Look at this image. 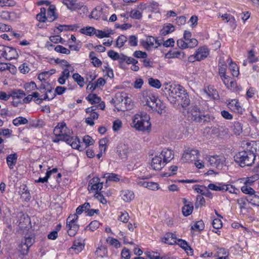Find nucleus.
<instances>
[{
    "mask_svg": "<svg viewBox=\"0 0 259 259\" xmlns=\"http://www.w3.org/2000/svg\"><path fill=\"white\" fill-rule=\"evenodd\" d=\"M54 134L57 137H61L68 144H69L73 148L77 149L79 151L83 150V148L79 145L80 142L77 137H72L73 134L71 130L68 128L64 122L58 124L54 130Z\"/></svg>",
    "mask_w": 259,
    "mask_h": 259,
    "instance_id": "f257e3e1",
    "label": "nucleus"
},
{
    "mask_svg": "<svg viewBox=\"0 0 259 259\" xmlns=\"http://www.w3.org/2000/svg\"><path fill=\"white\" fill-rule=\"evenodd\" d=\"M140 99L144 105L149 107L153 111L161 114L162 110L165 108L163 102L150 90H145L142 92Z\"/></svg>",
    "mask_w": 259,
    "mask_h": 259,
    "instance_id": "f03ea898",
    "label": "nucleus"
},
{
    "mask_svg": "<svg viewBox=\"0 0 259 259\" xmlns=\"http://www.w3.org/2000/svg\"><path fill=\"white\" fill-rule=\"evenodd\" d=\"M150 117L146 114H136L133 117L131 125L136 130L149 132L151 130Z\"/></svg>",
    "mask_w": 259,
    "mask_h": 259,
    "instance_id": "7ed1b4c3",
    "label": "nucleus"
},
{
    "mask_svg": "<svg viewBox=\"0 0 259 259\" xmlns=\"http://www.w3.org/2000/svg\"><path fill=\"white\" fill-rule=\"evenodd\" d=\"M255 155L253 151L244 150L238 152L234 156V160L240 166H251L254 162Z\"/></svg>",
    "mask_w": 259,
    "mask_h": 259,
    "instance_id": "20e7f679",
    "label": "nucleus"
},
{
    "mask_svg": "<svg viewBox=\"0 0 259 259\" xmlns=\"http://www.w3.org/2000/svg\"><path fill=\"white\" fill-rule=\"evenodd\" d=\"M111 102L118 111H124L130 110L132 106V100L125 93H117Z\"/></svg>",
    "mask_w": 259,
    "mask_h": 259,
    "instance_id": "39448f33",
    "label": "nucleus"
},
{
    "mask_svg": "<svg viewBox=\"0 0 259 259\" xmlns=\"http://www.w3.org/2000/svg\"><path fill=\"white\" fill-rule=\"evenodd\" d=\"M186 92L180 85H170L168 88V99L171 103L180 102L181 97Z\"/></svg>",
    "mask_w": 259,
    "mask_h": 259,
    "instance_id": "423d86ee",
    "label": "nucleus"
},
{
    "mask_svg": "<svg viewBox=\"0 0 259 259\" xmlns=\"http://www.w3.org/2000/svg\"><path fill=\"white\" fill-rule=\"evenodd\" d=\"M78 217L76 214H70L66 220V229L70 236H74L77 232L79 226L77 221Z\"/></svg>",
    "mask_w": 259,
    "mask_h": 259,
    "instance_id": "0eeeda50",
    "label": "nucleus"
},
{
    "mask_svg": "<svg viewBox=\"0 0 259 259\" xmlns=\"http://www.w3.org/2000/svg\"><path fill=\"white\" fill-rule=\"evenodd\" d=\"M64 4L67 6V8L71 11H75L77 10H81L83 13L88 11L87 7L84 6L82 3L78 2L77 0H66Z\"/></svg>",
    "mask_w": 259,
    "mask_h": 259,
    "instance_id": "6e6552de",
    "label": "nucleus"
},
{
    "mask_svg": "<svg viewBox=\"0 0 259 259\" xmlns=\"http://www.w3.org/2000/svg\"><path fill=\"white\" fill-rule=\"evenodd\" d=\"M207 161L210 166L222 168L225 162V158L222 155L211 156L208 158Z\"/></svg>",
    "mask_w": 259,
    "mask_h": 259,
    "instance_id": "1a4fd4ad",
    "label": "nucleus"
},
{
    "mask_svg": "<svg viewBox=\"0 0 259 259\" xmlns=\"http://www.w3.org/2000/svg\"><path fill=\"white\" fill-rule=\"evenodd\" d=\"M199 155V152L197 150L188 149L184 152L182 159L185 162L195 160L198 157Z\"/></svg>",
    "mask_w": 259,
    "mask_h": 259,
    "instance_id": "9d476101",
    "label": "nucleus"
},
{
    "mask_svg": "<svg viewBox=\"0 0 259 259\" xmlns=\"http://www.w3.org/2000/svg\"><path fill=\"white\" fill-rule=\"evenodd\" d=\"M103 185V183L100 182V179L97 177H95L89 181L88 188L90 192L94 191L98 192L102 189Z\"/></svg>",
    "mask_w": 259,
    "mask_h": 259,
    "instance_id": "9b49d317",
    "label": "nucleus"
},
{
    "mask_svg": "<svg viewBox=\"0 0 259 259\" xmlns=\"http://www.w3.org/2000/svg\"><path fill=\"white\" fill-rule=\"evenodd\" d=\"M165 163L162 156H160L159 155H156L152 159L151 167L154 170H160L164 166Z\"/></svg>",
    "mask_w": 259,
    "mask_h": 259,
    "instance_id": "f8f14e48",
    "label": "nucleus"
},
{
    "mask_svg": "<svg viewBox=\"0 0 259 259\" xmlns=\"http://www.w3.org/2000/svg\"><path fill=\"white\" fill-rule=\"evenodd\" d=\"M117 152L121 159H126L129 153L128 145L125 143H120L117 147Z\"/></svg>",
    "mask_w": 259,
    "mask_h": 259,
    "instance_id": "ddd939ff",
    "label": "nucleus"
},
{
    "mask_svg": "<svg viewBox=\"0 0 259 259\" xmlns=\"http://www.w3.org/2000/svg\"><path fill=\"white\" fill-rule=\"evenodd\" d=\"M18 57V53L16 50L13 47L5 46L4 57L7 60L17 59Z\"/></svg>",
    "mask_w": 259,
    "mask_h": 259,
    "instance_id": "4468645a",
    "label": "nucleus"
},
{
    "mask_svg": "<svg viewBox=\"0 0 259 259\" xmlns=\"http://www.w3.org/2000/svg\"><path fill=\"white\" fill-rule=\"evenodd\" d=\"M192 120L199 123L207 121L209 119V116L206 114L204 115L201 113V111L190 113Z\"/></svg>",
    "mask_w": 259,
    "mask_h": 259,
    "instance_id": "2eb2a0df",
    "label": "nucleus"
},
{
    "mask_svg": "<svg viewBox=\"0 0 259 259\" xmlns=\"http://www.w3.org/2000/svg\"><path fill=\"white\" fill-rule=\"evenodd\" d=\"M209 54V51L205 47H201L197 49L194 55L196 60L200 61L206 58Z\"/></svg>",
    "mask_w": 259,
    "mask_h": 259,
    "instance_id": "dca6fc26",
    "label": "nucleus"
},
{
    "mask_svg": "<svg viewBox=\"0 0 259 259\" xmlns=\"http://www.w3.org/2000/svg\"><path fill=\"white\" fill-rule=\"evenodd\" d=\"M164 57L166 59L177 58L182 60L185 58V54L181 51H169L165 54Z\"/></svg>",
    "mask_w": 259,
    "mask_h": 259,
    "instance_id": "f3484780",
    "label": "nucleus"
},
{
    "mask_svg": "<svg viewBox=\"0 0 259 259\" xmlns=\"http://www.w3.org/2000/svg\"><path fill=\"white\" fill-rule=\"evenodd\" d=\"M155 38L151 36H148L146 39L142 40L140 41L141 45L147 50H150L152 48H154Z\"/></svg>",
    "mask_w": 259,
    "mask_h": 259,
    "instance_id": "a211bd4d",
    "label": "nucleus"
},
{
    "mask_svg": "<svg viewBox=\"0 0 259 259\" xmlns=\"http://www.w3.org/2000/svg\"><path fill=\"white\" fill-rule=\"evenodd\" d=\"M162 242L169 245H173L177 243L176 235L171 233H167L161 238Z\"/></svg>",
    "mask_w": 259,
    "mask_h": 259,
    "instance_id": "6ab92c4d",
    "label": "nucleus"
},
{
    "mask_svg": "<svg viewBox=\"0 0 259 259\" xmlns=\"http://www.w3.org/2000/svg\"><path fill=\"white\" fill-rule=\"evenodd\" d=\"M120 197L125 202H130L134 198V193L132 191L128 190H122L120 192Z\"/></svg>",
    "mask_w": 259,
    "mask_h": 259,
    "instance_id": "aec40b11",
    "label": "nucleus"
},
{
    "mask_svg": "<svg viewBox=\"0 0 259 259\" xmlns=\"http://www.w3.org/2000/svg\"><path fill=\"white\" fill-rule=\"evenodd\" d=\"M159 155L162 156V159L165 163L169 162L174 158L172 151L168 149L162 150Z\"/></svg>",
    "mask_w": 259,
    "mask_h": 259,
    "instance_id": "412c9836",
    "label": "nucleus"
},
{
    "mask_svg": "<svg viewBox=\"0 0 259 259\" xmlns=\"http://www.w3.org/2000/svg\"><path fill=\"white\" fill-rule=\"evenodd\" d=\"M177 243L178 244L182 247L183 249H184L186 252L187 253L188 255H192L193 254V249L188 245L187 242L182 239H178L177 240Z\"/></svg>",
    "mask_w": 259,
    "mask_h": 259,
    "instance_id": "4be33fe9",
    "label": "nucleus"
},
{
    "mask_svg": "<svg viewBox=\"0 0 259 259\" xmlns=\"http://www.w3.org/2000/svg\"><path fill=\"white\" fill-rule=\"evenodd\" d=\"M228 107L233 111L235 112H241L242 108L238 100L235 99L232 100L228 104Z\"/></svg>",
    "mask_w": 259,
    "mask_h": 259,
    "instance_id": "5701e85b",
    "label": "nucleus"
},
{
    "mask_svg": "<svg viewBox=\"0 0 259 259\" xmlns=\"http://www.w3.org/2000/svg\"><path fill=\"white\" fill-rule=\"evenodd\" d=\"M7 163L10 169H13L16 165L17 160L16 153L11 154L7 157Z\"/></svg>",
    "mask_w": 259,
    "mask_h": 259,
    "instance_id": "b1692460",
    "label": "nucleus"
},
{
    "mask_svg": "<svg viewBox=\"0 0 259 259\" xmlns=\"http://www.w3.org/2000/svg\"><path fill=\"white\" fill-rule=\"evenodd\" d=\"M231 130L235 135L239 136L242 133L243 124L239 121H235L231 127Z\"/></svg>",
    "mask_w": 259,
    "mask_h": 259,
    "instance_id": "393cba45",
    "label": "nucleus"
},
{
    "mask_svg": "<svg viewBox=\"0 0 259 259\" xmlns=\"http://www.w3.org/2000/svg\"><path fill=\"white\" fill-rule=\"evenodd\" d=\"M96 36L98 38L108 37L110 34H113V30H104V31L101 30H97L94 32Z\"/></svg>",
    "mask_w": 259,
    "mask_h": 259,
    "instance_id": "a878e982",
    "label": "nucleus"
},
{
    "mask_svg": "<svg viewBox=\"0 0 259 259\" xmlns=\"http://www.w3.org/2000/svg\"><path fill=\"white\" fill-rule=\"evenodd\" d=\"M175 30L174 26L170 23L165 24L160 30V34L162 35H166Z\"/></svg>",
    "mask_w": 259,
    "mask_h": 259,
    "instance_id": "bb28decb",
    "label": "nucleus"
},
{
    "mask_svg": "<svg viewBox=\"0 0 259 259\" xmlns=\"http://www.w3.org/2000/svg\"><path fill=\"white\" fill-rule=\"evenodd\" d=\"M84 244L79 240H75L72 246L70 248V250H73L75 253H78L83 248Z\"/></svg>",
    "mask_w": 259,
    "mask_h": 259,
    "instance_id": "cd10ccee",
    "label": "nucleus"
},
{
    "mask_svg": "<svg viewBox=\"0 0 259 259\" xmlns=\"http://www.w3.org/2000/svg\"><path fill=\"white\" fill-rule=\"evenodd\" d=\"M204 92L210 98L215 99L218 95L217 90L213 88V86L209 85L205 88L204 89Z\"/></svg>",
    "mask_w": 259,
    "mask_h": 259,
    "instance_id": "c85d7f7f",
    "label": "nucleus"
},
{
    "mask_svg": "<svg viewBox=\"0 0 259 259\" xmlns=\"http://www.w3.org/2000/svg\"><path fill=\"white\" fill-rule=\"evenodd\" d=\"M48 19L50 22H52L57 18L55 13V7L54 6H50L48 10Z\"/></svg>",
    "mask_w": 259,
    "mask_h": 259,
    "instance_id": "c756f323",
    "label": "nucleus"
},
{
    "mask_svg": "<svg viewBox=\"0 0 259 259\" xmlns=\"http://www.w3.org/2000/svg\"><path fill=\"white\" fill-rule=\"evenodd\" d=\"M89 57L92 60V63L95 67H99L102 65V63L101 61L96 57L95 52H91L89 55Z\"/></svg>",
    "mask_w": 259,
    "mask_h": 259,
    "instance_id": "7c9ffc66",
    "label": "nucleus"
},
{
    "mask_svg": "<svg viewBox=\"0 0 259 259\" xmlns=\"http://www.w3.org/2000/svg\"><path fill=\"white\" fill-rule=\"evenodd\" d=\"M11 97H13L14 99H19L25 96L24 92L21 90H13L11 92Z\"/></svg>",
    "mask_w": 259,
    "mask_h": 259,
    "instance_id": "2f4dec72",
    "label": "nucleus"
},
{
    "mask_svg": "<svg viewBox=\"0 0 259 259\" xmlns=\"http://www.w3.org/2000/svg\"><path fill=\"white\" fill-rule=\"evenodd\" d=\"M179 104H181L183 108H186L190 104V99L189 96L186 92L183 97H181L180 102H178Z\"/></svg>",
    "mask_w": 259,
    "mask_h": 259,
    "instance_id": "473e14b6",
    "label": "nucleus"
},
{
    "mask_svg": "<svg viewBox=\"0 0 259 259\" xmlns=\"http://www.w3.org/2000/svg\"><path fill=\"white\" fill-rule=\"evenodd\" d=\"M193 210V205L192 204L184 205L182 207V212L184 216L187 217L192 213Z\"/></svg>",
    "mask_w": 259,
    "mask_h": 259,
    "instance_id": "72a5a7b5",
    "label": "nucleus"
},
{
    "mask_svg": "<svg viewBox=\"0 0 259 259\" xmlns=\"http://www.w3.org/2000/svg\"><path fill=\"white\" fill-rule=\"evenodd\" d=\"M72 78L80 87L82 88L84 86V79L80 74L77 73H74Z\"/></svg>",
    "mask_w": 259,
    "mask_h": 259,
    "instance_id": "f704fd0d",
    "label": "nucleus"
},
{
    "mask_svg": "<svg viewBox=\"0 0 259 259\" xmlns=\"http://www.w3.org/2000/svg\"><path fill=\"white\" fill-rule=\"evenodd\" d=\"M87 99L92 104L99 103L101 100V98L98 97L96 94H89L87 97Z\"/></svg>",
    "mask_w": 259,
    "mask_h": 259,
    "instance_id": "c9c22d12",
    "label": "nucleus"
},
{
    "mask_svg": "<svg viewBox=\"0 0 259 259\" xmlns=\"http://www.w3.org/2000/svg\"><path fill=\"white\" fill-rule=\"evenodd\" d=\"M96 31V29L93 27H86L83 28H81L80 30V32L82 34L92 36L93 34H95L94 32Z\"/></svg>",
    "mask_w": 259,
    "mask_h": 259,
    "instance_id": "e433bc0d",
    "label": "nucleus"
},
{
    "mask_svg": "<svg viewBox=\"0 0 259 259\" xmlns=\"http://www.w3.org/2000/svg\"><path fill=\"white\" fill-rule=\"evenodd\" d=\"M91 206L89 203L85 202L83 204L79 205L76 209L75 214H80L83 211H88V209L90 208Z\"/></svg>",
    "mask_w": 259,
    "mask_h": 259,
    "instance_id": "4c0bfd02",
    "label": "nucleus"
},
{
    "mask_svg": "<svg viewBox=\"0 0 259 259\" xmlns=\"http://www.w3.org/2000/svg\"><path fill=\"white\" fill-rule=\"evenodd\" d=\"M229 69L233 76L236 77L238 76L239 74L238 67L237 65L232 61H231L229 64Z\"/></svg>",
    "mask_w": 259,
    "mask_h": 259,
    "instance_id": "58836bf2",
    "label": "nucleus"
},
{
    "mask_svg": "<svg viewBox=\"0 0 259 259\" xmlns=\"http://www.w3.org/2000/svg\"><path fill=\"white\" fill-rule=\"evenodd\" d=\"M129 13L130 17L133 19L139 20L142 17V13L137 9L132 10L129 12Z\"/></svg>",
    "mask_w": 259,
    "mask_h": 259,
    "instance_id": "ea45409f",
    "label": "nucleus"
},
{
    "mask_svg": "<svg viewBox=\"0 0 259 259\" xmlns=\"http://www.w3.org/2000/svg\"><path fill=\"white\" fill-rule=\"evenodd\" d=\"M27 123V119L22 116L17 117L13 120V124L17 126L21 124H25Z\"/></svg>",
    "mask_w": 259,
    "mask_h": 259,
    "instance_id": "a19ab883",
    "label": "nucleus"
},
{
    "mask_svg": "<svg viewBox=\"0 0 259 259\" xmlns=\"http://www.w3.org/2000/svg\"><path fill=\"white\" fill-rule=\"evenodd\" d=\"M106 178V181L118 182L120 180L119 176L115 174H106L104 176Z\"/></svg>",
    "mask_w": 259,
    "mask_h": 259,
    "instance_id": "79ce46f5",
    "label": "nucleus"
},
{
    "mask_svg": "<svg viewBox=\"0 0 259 259\" xmlns=\"http://www.w3.org/2000/svg\"><path fill=\"white\" fill-rule=\"evenodd\" d=\"M148 83L151 87L156 89H159L161 86V84L159 80L158 79H154L152 77L148 79Z\"/></svg>",
    "mask_w": 259,
    "mask_h": 259,
    "instance_id": "37998d69",
    "label": "nucleus"
},
{
    "mask_svg": "<svg viewBox=\"0 0 259 259\" xmlns=\"http://www.w3.org/2000/svg\"><path fill=\"white\" fill-rule=\"evenodd\" d=\"M247 200L252 205L259 206V193L258 194H255L254 193L252 195L250 196Z\"/></svg>",
    "mask_w": 259,
    "mask_h": 259,
    "instance_id": "c03bdc74",
    "label": "nucleus"
},
{
    "mask_svg": "<svg viewBox=\"0 0 259 259\" xmlns=\"http://www.w3.org/2000/svg\"><path fill=\"white\" fill-rule=\"evenodd\" d=\"M100 224L98 221L96 220L93 221L91 222L88 226H87L85 229H89L91 231H94L99 227Z\"/></svg>",
    "mask_w": 259,
    "mask_h": 259,
    "instance_id": "a18cd8bd",
    "label": "nucleus"
},
{
    "mask_svg": "<svg viewBox=\"0 0 259 259\" xmlns=\"http://www.w3.org/2000/svg\"><path fill=\"white\" fill-rule=\"evenodd\" d=\"M145 188H148L149 190L155 191L159 189V185L153 182H147L145 184Z\"/></svg>",
    "mask_w": 259,
    "mask_h": 259,
    "instance_id": "49530a36",
    "label": "nucleus"
},
{
    "mask_svg": "<svg viewBox=\"0 0 259 259\" xmlns=\"http://www.w3.org/2000/svg\"><path fill=\"white\" fill-rule=\"evenodd\" d=\"M126 41H127L126 37L123 35H121L118 36V37L116 40V46L118 48H120L123 46V45H124L125 42Z\"/></svg>",
    "mask_w": 259,
    "mask_h": 259,
    "instance_id": "de8ad7c7",
    "label": "nucleus"
},
{
    "mask_svg": "<svg viewBox=\"0 0 259 259\" xmlns=\"http://www.w3.org/2000/svg\"><path fill=\"white\" fill-rule=\"evenodd\" d=\"M241 190L243 193L249 194L250 196L255 193V191L252 188L248 186L246 184L241 187Z\"/></svg>",
    "mask_w": 259,
    "mask_h": 259,
    "instance_id": "09e8293b",
    "label": "nucleus"
},
{
    "mask_svg": "<svg viewBox=\"0 0 259 259\" xmlns=\"http://www.w3.org/2000/svg\"><path fill=\"white\" fill-rule=\"evenodd\" d=\"M55 50L57 52L60 53L64 54H69L70 53V51L68 49L64 47L61 45H58L55 48Z\"/></svg>",
    "mask_w": 259,
    "mask_h": 259,
    "instance_id": "8fccbe9b",
    "label": "nucleus"
},
{
    "mask_svg": "<svg viewBox=\"0 0 259 259\" xmlns=\"http://www.w3.org/2000/svg\"><path fill=\"white\" fill-rule=\"evenodd\" d=\"M205 201L204 198L201 195H198L196 197V201L195 204L196 208L199 206H202L205 205Z\"/></svg>",
    "mask_w": 259,
    "mask_h": 259,
    "instance_id": "3c124183",
    "label": "nucleus"
},
{
    "mask_svg": "<svg viewBox=\"0 0 259 259\" xmlns=\"http://www.w3.org/2000/svg\"><path fill=\"white\" fill-rule=\"evenodd\" d=\"M129 219L128 214L127 212H121L120 215L118 217V220L123 223H126L128 222Z\"/></svg>",
    "mask_w": 259,
    "mask_h": 259,
    "instance_id": "603ef678",
    "label": "nucleus"
},
{
    "mask_svg": "<svg viewBox=\"0 0 259 259\" xmlns=\"http://www.w3.org/2000/svg\"><path fill=\"white\" fill-rule=\"evenodd\" d=\"M107 242L111 245L114 246L116 248L120 247V244L119 241L112 237H108L107 239Z\"/></svg>",
    "mask_w": 259,
    "mask_h": 259,
    "instance_id": "864d4df0",
    "label": "nucleus"
},
{
    "mask_svg": "<svg viewBox=\"0 0 259 259\" xmlns=\"http://www.w3.org/2000/svg\"><path fill=\"white\" fill-rule=\"evenodd\" d=\"M29 247L25 245L22 242L18 246V249L22 255H26L28 253Z\"/></svg>",
    "mask_w": 259,
    "mask_h": 259,
    "instance_id": "5fc2aeb1",
    "label": "nucleus"
},
{
    "mask_svg": "<svg viewBox=\"0 0 259 259\" xmlns=\"http://www.w3.org/2000/svg\"><path fill=\"white\" fill-rule=\"evenodd\" d=\"M23 190H24V192H23L21 194V197L24 199L26 201H29L31 198V196L29 193V191L27 190H25V188H26V186H23Z\"/></svg>",
    "mask_w": 259,
    "mask_h": 259,
    "instance_id": "6e6d98bb",
    "label": "nucleus"
},
{
    "mask_svg": "<svg viewBox=\"0 0 259 259\" xmlns=\"http://www.w3.org/2000/svg\"><path fill=\"white\" fill-rule=\"evenodd\" d=\"M204 228V223L202 221H197L191 229L194 230L200 231Z\"/></svg>",
    "mask_w": 259,
    "mask_h": 259,
    "instance_id": "4d7b16f0",
    "label": "nucleus"
},
{
    "mask_svg": "<svg viewBox=\"0 0 259 259\" xmlns=\"http://www.w3.org/2000/svg\"><path fill=\"white\" fill-rule=\"evenodd\" d=\"M223 187L224 188L223 191H229L231 193H237V191H238V190L232 185H223Z\"/></svg>",
    "mask_w": 259,
    "mask_h": 259,
    "instance_id": "13d9d810",
    "label": "nucleus"
},
{
    "mask_svg": "<svg viewBox=\"0 0 259 259\" xmlns=\"http://www.w3.org/2000/svg\"><path fill=\"white\" fill-rule=\"evenodd\" d=\"M208 188L216 191H223V189H224L223 185L221 186H217L216 185L212 183L209 184L208 185Z\"/></svg>",
    "mask_w": 259,
    "mask_h": 259,
    "instance_id": "bf43d9fd",
    "label": "nucleus"
},
{
    "mask_svg": "<svg viewBox=\"0 0 259 259\" xmlns=\"http://www.w3.org/2000/svg\"><path fill=\"white\" fill-rule=\"evenodd\" d=\"M121 259H130L131 258L130 250L126 248H124L121 252Z\"/></svg>",
    "mask_w": 259,
    "mask_h": 259,
    "instance_id": "052dcab7",
    "label": "nucleus"
},
{
    "mask_svg": "<svg viewBox=\"0 0 259 259\" xmlns=\"http://www.w3.org/2000/svg\"><path fill=\"white\" fill-rule=\"evenodd\" d=\"M108 56L113 60H118L120 54L113 50H109L108 52Z\"/></svg>",
    "mask_w": 259,
    "mask_h": 259,
    "instance_id": "680f3d73",
    "label": "nucleus"
},
{
    "mask_svg": "<svg viewBox=\"0 0 259 259\" xmlns=\"http://www.w3.org/2000/svg\"><path fill=\"white\" fill-rule=\"evenodd\" d=\"M134 56L137 58L145 59L147 57V54L145 52L141 51H136L134 53Z\"/></svg>",
    "mask_w": 259,
    "mask_h": 259,
    "instance_id": "e2e57ef3",
    "label": "nucleus"
},
{
    "mask_svg": "<svg viewBox=\"0 0 259 259\" xmlns=\"http://www.w3.org/2000/svg\"><path fill=\"white\" fill-rule=\"evenodd\" d=\"M194 190L198 193H200L202 195H204L205 191L207 188L206 187L202 185H195L194 186Z\"/></svg>",
    "mask_w": 259,
    "mask_h": 259,
    "instance_id": "0e129e2a",
    "label": "nucleus"
},
{
    "mask_svg": "<svg viewBox=\"0 0 259 259\" xmlns=\"http://www.w3.org/2000/svg\"><path fill=\"white\" fill-rule=\"evenodd\" d=\"M83 142L85 144L86 146H89L94 144V141L93 140L91 137L87 135L83 138Z\"/></svg>",
    "mask_w": 259,
    "mask_h": 259,
    "instance_id": "69168bd1",
    "label": "nucleus"
},
{
    "mask_svg": "<svg viewBox=\"0 0 259 259\" xmlns=\"http://www.w3.org/2000/svg\"><path fill=\"white\" fill-rule=\"evenodd\" d=\"M212 225L214 229H219L222 228V222L219 219H214L212 221Z\"/></svg>",
    "mask_w": 259,
    "mask_h": 259,
    "instance_id": "338daca9",
    "label": "nucleus"
},
{
    "mask_svg": "<svg viewBox=\"0 0 259 259\" xmlns=\"http://www.w3.org/2000/svg\"><path fill=\"white\" fill-rule=\"evenodd\" d=\"M145 254L149 259H160V256L157 252L149 251L146 252Z\"/></svg>",
    "mask_w": 259,
    "mask_h": 259,
    "instance_id": "774afa93",
    "label": "nucleus"
}]
</instances>
